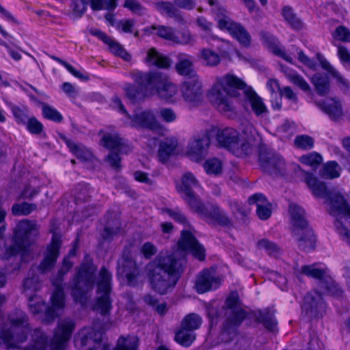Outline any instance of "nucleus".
Segmentation results:
<instances>
[{
    "label": "nucleus",
    "mask_w": 350,
    "mask_h": 350,
    "mask_svg": "<svg viewBox=\"0 0 350 350\" xmlns=\"http://www.w3.org/2000/svg\"><path fill=\"white\" fill-rule=\"evenodd\" d=\"M292 232L296 236L298 248L305 252H311L316 248L317 236L306 218L305 210L296 204L289 205Z\"/></svg>",
    "instance_id": "6"
},
{
    "label": "nucleus",
    "mask_w": 350,
    "mask_h": 350,
    "mask_svg": "<svg viewBox=\"0 0 350 350\" xmlns=\"http://www.w3.org/2000/svg\"><path fill=\"white\" fill-rule=\"evenodd\" d=\"M320 175L326 179H334L340 177V166L337 161H329L325 163L320 171Z\"/></svg>",
    "instance_id": "38"
},
{
    "label": "nucleus",
    "mask_w": 350,
    "mask_h": 350,
    "mask_svg": "<svg viewBox=\"0 0 350 350\" xmlns=\"http://www.w3.org/2000/svg\"><path fill=\"white\" fill-rule=\"evenodd\" d=\"M30 330L26 314L21 310H16L8 321L2 324L0 337L8 349L19 348V345L27 340Z\"/></svg>",
    "instance_id": "8"
},
{
    "label": "nucleus",
    "mask_w": 350,
    "mask_h": 350,
    "mask_svg": "<svg viewBox=\"0 0 350 350\" xmlns=\"http://www.w3.org/2000/svg\"><path fill=\"white\" fill-rule=\"evenodd\" d=\"M258 249H265L269 256H275L280 253L278 245L267 239H262L257 242Z\"/></svg>",
    "instance_id": "53"
},
{
    "label": "nucleus",
    "mask_w": 350,
    "mask_h": 350,
    "mask_svg": "<svg viewBox=\"0 0 350 350\" xmlns=\"http://www.w3.org/2000/svg\"><path fill=\"white\" fill-rule=\"evenodd\" d=\"M112 321H107L102 325L100 329H96L94 327H85L79 334V340L81 350H109L107 344H103L104 332L112 326Z\"/></svg>",
    "instance_id": "10"
},
{
    "label": "nucleus",
    "mask_w": 350,
    "mask_h": 350,
    "mask_svg": "<svg viewBox=\"0 0 350 350\" xmlns=\"http://www.w3.org/2000/svg\"><path fill=\"white\" fill-rule=\"evenodd\" d=\"M327 308V304L321 292L313 290L304 296L302 308L311 319H322Z\"/></svg>",
    "instance_id": "16"
},
{
    "label": "nucleus",
    "mask_w": 350,
    "mask_h": 350,
    "mask_svg": "<svg viewBox=\"0 0 350 350\" xmlns=\"http://www.w3.org/2000/svg\"><path fill=\"white\" fill-rule=\"evenodd\" d=\"M182 198L194 211L206 217L208 223L217 226L219 224V210L216 206L212 207L208 210L200 200L199 197L193 192L182 193Z\"/></svg>",
    "instance_id": "18"
},
{
    "label": "nucleus",
    "mask_w": 350,
    "mask_h": 350,
    "mask_svg": "<svg viewBox=\"0 0 350 350\" xmlns=\"http://www.w3.org/2000/svg\"><path fill=\"white\" fill-rule=\"evenodd\" d=\"M179 36L176 35V39L174 40V43L180 44H191L193 45L195 42V40L193 37L190 33L188 30H183L179 33Z\"/></svg>",
    "instance_id": "60"
},
{
    "label": "nucleus",
    "mask_w": 350,
    "mask_h": 350,
    "mask_svg": "<svg viewBox=\"0 0 350 350\" xmlns=\"http://www.w3.org/2000/svg\"><path fill=\"white\" fill-rule=\"evenodd\" d=\"M108 45L111 53L118 55L125 60H129L131 55L124 50V49L117 42L109 38V40L105 42Z\"/></svg>",
    "instance_id": "52"
},
{
    "label": "nucleus",
    "mask_w": 350,
    "mask_h": 350,
    "mask_svg": "<svg viewBox=\"0 0 350 350\" xmlns=\"http://www.w3.org/2000/svg\"><path fill=\"white\" fill-rule=\"evenodd\" d=\"M178 72L187 79L198 78L196 72L193 69L192 57L186 54H180L178 56V62L176 66Z\"/></svg>",
    "instance_id": "32"
},
{
    "label": "nucleus",
    "mask_w": 350,
    "mask_h": 350,
    "mask_svg": "<svg viewBox=\"0 0 350 350\" xmlns=\"http://www.w3.org/2000/svg\"><path fill=\"white\" fill-rule=\"evenodd\" d=\"M317 93L319 96H325L329 92V79L326 74L315 73L311 78Z\"/></svg>",
    "instance_id": "33"
},
{
    "label": "nucleus",
    "mask_w": 350,
    "mask_h": 350,
    "mask_svg": "<svg viewBox=\"0 0 350 350\" xmlns=\"http://www.w3.org/2000/svg\"><path fill=\"white\" fill-rule=\"evenodd\" d=\"M244 103L250 104L252 110L256 116H261L267 111V108L262 99L258 95L252 87H249L244 92ZM243 107L245 108V103Z\"/></svg>",
    "instance_id": "28"
},
{
    "label": "nucleus",
    "mask_w": 350,
    "mask_h": 350,
    "mask_svg": "<svg viewBox=\"0 0 350 350\" xmlns=\"http://www.w3.org/2000/svg\"><path fill=\"white\" fill-rule=\"evenodd\" d=\"M157 10L162 15L172 18L178 23H184L182 12L176 7L174 3L170 1H157L154 3Z\"/></svg>",
    "instance_id": "29"
},
{
    "label": "nucleus",
    "mask_w": 350,
    "mask_h": 350,
    "mask_svg": "<svg viewBox=\"0 0 350 350\" xmlns=\"http://www.w3.org/2000/svg\"><path fill=\"white\" fill-rule=\"evenodd\" d=\"M175 340L180 345L188 347L196 339V334L191 331L181 328L176 333Z\"/></svg>",
    "instance_id": "43"
},
{
    "label": "nucleus",
    "mask_w": 350,
    "mask_h": 350,
    "mask_svg": "<svg viewBox=\"0 0 350 350\" xmlns=\"http://www.w3.org/2000/svg\"><path fill=\"white\" fill-rule=\"evenodd\" d=\"M29 297L28 305L30 311L34 314H39L42 311H44V321L47 323L53 321L55 317L58 316L57 311L62 310L64 308V306L62 308L54 306L53 301H51L52 307H46V304L36 296H33L29 294ZM51 300H52V297H51Z\"/></svg>",
    "instance_id": "24"
},
{
    "label": "nucleus",
    "mask_w": 350,
    "mask_h": 350,
    "mask_svg": "<svg viewBox=\"0 0 350 350\" xmlns=\"http://www.w3.org/2000/svg\"><path fill=\"white\" fill-rule=\"evenodd\" d=\"M258 157L262 170L270 175H281L285 170L284 159L265 144L259 146Z\"/></svg>",
    "instance_id": "12"
},
{
    "label": "nucleus",
    "mask_w": 350,
    "mask_h": 350,
    "mask_svg": "<svg viewBox=\"0 0 350 350\" xmlns=\"http://www.w3.org/2000/svg\"><path fill=\"white\" fill-rule=\"evenodd\" d=\"M206 316L210 327H217L219 323V301L213 300L206 305Z\"/></svg>",
    "instance_id": "41"
},
{
    "label": "nucleus",
    "mask_w": 350,
    "mask_h": 350,
    "mask_svg": "<svg viewBox=\"0 0 350 350\" xmlns=\"http://www.w3.org/2000/svg\"><path fill=\"white\" fill-rule=\"evenodd\" d=\"M220 30L226 31L241 46L245 48L250 46L252 36L241 23L224 16L220 18Z\"/></svg>",
    "instance_id": "17"
},
{
    "label": "nucleus",
    "mask_w": 350,
    "mask_h": 350,
    "mask_svg": "<svg viewBox=\"0 0 350 350\" xmlns=\"http://www.w3.org/2000/svg\"><path fill=\"white\" fill-rule=\"evenodd\" d=\"M301 273L306 276L320 280L324 284V288L333 296L342 297V289L334 282H329L325 279V271L322 269L313 268L312 265H303Z\"/></svg>",
    "instance_id": "21"
},
{
    "label": "nucleus",
    "mask_w": 350,
    "mask_h": 350,
    "mask_svg": "<svg viewBox=\"0 0 350 350\" xmlns=\"http://www.w3.org/2000/svg\"><path fill=\"white\" fill-rule=\"evenodd\" d=\"M176 148V144L171 140L162 142L159 145V157L161 161L165 162L174 153Z\"/></svg>",
    "instance_id": "44"
},
{
    "label": "nucleus",
    "mask_w": 350,
    "mask_h": 350,
    "mask_svg": "<svg viewBox=\"0 0 350 350\" xmlns=\"http://www.w3.org/2000/svg\"><path fill=\"white\" fill-rule=\"evenodd\" d=\"M271 204H258L256 207V215L262 221L267 220L271 215L272 211L270 207Z\"/></svg>",
    "instance_id": "61"
},
{
    "label": "nucleus",
    "mask_w": 350,
    "mask_h": 350,
    "mask_svg": "<svg viewBox=\"0 0 350 350\" xmlns=\"http://www.w3.org/2000/svg\"><path fill=\"white\" fill-rule=\"evenodd\" d=\"M42 113L45 118L56 122H61L63 120L61 113L57 109L49 105L43 106Z\"/></svg>",
    "instance_id": "57"
},
{
    "label": "nucleus",
    "mask_w": 350,
    "mask_h": 350,
    "mask_svg": "<svg viewBox=\"0 0 350 350\" xmlns=\"http://www.w3.org/2000/svg\"><path fill=\"white\" fill-rule=\"evenodd\" d=\"M250 86L247 83L232 74H226L222 78L220 77V90H222L229 98H238L241 96L239 90L248 89Z\"/></svg>",
    "instance_id": "20"
},
{
    "label": "nucleus",
    "mask_w": 350,
    "mask_h": 350,
    "mask_svg": "<svg viewBox=\"0 0 350 350\" xmlns=\"http://www.w3.org/2000/svg\"><path fill=\"white\" fill-rule=\"evenodd\" d=\"M67 146L70 151L79 159L83 161L90 160L92 153L85 147L77 144L72 142H67Z\"/></svg>",
    "instance_id": "40"
},
{
    "label": "nucleus",
    "mask_w": 350,
    "mask_h": 350,
    "mask_svg": "<svg viewBox=\"0 0 350 350\" xmlns=\"http://www.w3.org/2000/svg\"><path fill=\"white\" fill-rule=\"evenodd\" d=\"M220 148H224L237 157L243 158L252 152V145L247 139L232 128H220Z\"/></svg>",
    "instance_id": "9"
},
{
    "label": "nucleus",
    "mask_w": 350,
    "mask_h": 350,
    "mask_svg": "<svg viewBox=\"0 0 350 350\" xmlns=\"http://www.w3.org/2000/svg\"><path fill=\"white\" fill-rule=\"evenodd\" d=\"M133 79L137 86L128 85L124 89L131 103L139 102L154 93L166 102L176 101L177 87L170 81L166 74L161 72H135L133 74Z\"/></svg>",
    "instance_id": "3"
},
{
    "label": "nucleus",
    "mask_w": 350,
    "mask_h": 350,
    "mask_svg": "<svg viewBox=\"0 0 350 350\" xmlns=\"http://www.w3.org/2000/svg\"><path fill=\"white\" fill-rule=\"evenodd\" d=\"M102 142L104 146L111 150L106 161L111 168L119 172L121 170V159L115 150L120 153L128 154L131 150L130 146L124 139L116 133L105 134L102 137Z\"/></svg>",
    "instance_id": "11"
},
{
    "label": "nucleus",
    "mask_w": 350,
    "mask_h": 350,
    "mask_svg": "<svg viewBox=\"0 0 350 350\" xmlns=\"http://www.w3.org/2000/svg\"><path fill=\"white\" fill-rule=\"evenodd\" d=\"M201 56L207 66H215L219 63V55L212 49H202L201 51Z\"/></svg>",
    "instance_id": "55"
},
{
    "label": "nucleus",
    "mask_w": 350,
    "mask_h": 350,
    "mask_svg": "<svg viewBox=\"0 0 350 350\" xmlns=\"http://www.w3.org/2000/svg\"><path fill=\"white\" fill-rule=\"evenodd\" d=\"M294 144L296 148L303 150H308L312 149L314 145V139L307 135H297Z\"/></svg>",
    "instance_id": "49"
},
{
    "label": "nucleus",
    "mask_w": 350,
    "mask_h": 350,
    "mask_svg": "<svg viewBox=\"0 0 350 350\" xmlns=\"http://www.w3.org/2000/svg\"><path fill=\"white\" fill-rule=\"evenodd\" d=\"M117 1L118 0H90V6L93 10L113 11L118 6Z\"/></svg>",
    "instance_id": "48"
},
{
    "label": "nucleus",
    "mask_w": 350,
    "mask_h": 350,
    "mask_svg": "<svg viewBox=\"0 0 350 350\" xmlns=\"http://www.w3.org/2000/svg\"><path fill=\"white\" fill-rule=\"evenodd\" d=\"M6 105L11 110L15 121L18 124H25L29 116V109L27 107H20L10 101H5Z\"/></svg>",
    "instance_id": "37"
},
{
    "label": "nucleus",
    "mask_w": 350,
    "mask_h": 350,
    "mask_svg": "<svg viewBox=\"0 0 350 350\" xmlns=\"http://www.w3.org/2000/svg\"><path fill=\"white\" fill-rule=\"evenodd\" d=\"M61 246L62 241L60 237L57 234H54L50 245L46 247L44 258L40 265L38 267H31L28 272V277L23 282L24 288L27 295H29L27 293L29 290L36 292L40 289L42 284L36 273L39 271L41 273H46L55 267L60 254L59 250Z\"/></svg>",
    "instance_id": "7"
},
{
    "label": "nucleus",
    "mask_w": 350,
    "mask_h": 350,
    "mask_svg": "<svg viewBox=\"0 0 350 350\" xmlns=\"http://www.w3.org/2000/svg\"><path fill=\"white\" fill-rule=\"evenodd\" d=\"M137 347L138 340L137 338H126L121 336L113 350H137Z\"/></svg>",
    "instance_id": "50"
},
{
    "label": "nucleus",
    "mask_w": 350,
    "mask_h": 350,
    "mask_svg": "<svg viewBox=\"0 0 350 350\" xmlns=\"http://www.w3.org/2000/svg\"><path fill=\"white\" fill-rule=\"evenodd\" d=\"M206 98L216 108L219 107V81L217 79L207 91Z\"/></svg>",
    "instance_id": "58"
},
{
    "label": "nucleus",
    "mask_w": 350,
    "mask_h": 350,
    "mask_svg": "<svg viewBox=\"0 0 350 350\" xmlns=\"http://www.w3.org/2000/svg\"><path fill=\"white\" fill-rule=\"evenodd\" d=\"M225 308L229 310L242 307V301L237 291H231L225 299Z\"/></svg>",
    "instance_id": "51"
},
{
    "label": "nucleus",
    "mask_w": 350,
    "mask_h": 350,
    "mask_svg": "<svg viewBox=\"0 0 350 350\" xmlns=\"http://www.w3.org/2000/svg\"><path fill=\"white\" fill-rule=\"evenodd\" d=\"M335 36L342 42H350V31L344 25H339L334 31Z\"/></svg>",
    "instance_id": "63"
},
{
    "label": "nucleus",
    "mask_w": 350,
    "mask_h": 350,
    "mask_svg": "<svg viewBox=\"0 0 350 350\" xmlns=\"http://www.w3.org/2000/svg\"><path fill=\"white\" fill-rule=\"evenodd\" d=\"M164 212L166 213L170 217H171L176 221L179 222L180 224H187V218L186 217L181 213V211L178 208L176 209H170L166 208L164 210Z\"/></svg>",
    "instance_id": "64"
},
{
    "label": "nucleus",
    "mask_w": 350,
    "mask_h": 350,
    "mask_svg": "<svg viewBox=\"0 0 350 350\" xmlns=\"http://www.w3.org/2000/svg\"><path fill=\"white\" fill-rule=\"evenodd\" d=\"M330 208L329 213L330 215H342L345 207L348 203L345 197L340 192H333L326 198Z\"/></svg>",
    "instance_id": "31"
},
{
    "label": "nucleus",
    "mask_w": 350,
    "mask_h": 350,
    "mask_svg": "<svg viewBox=\"0 0 350 350\" xmlns=\"http://www.w3.org/2000/svg\"><path fill=\"white\" fill-rule=\"evenodd\" d=\"M281 14L291 29L299 31L303 28V21L297 17L291 6H283L281 10Z\"/></svg>",
    "instance_id": "34"
},
{
    "label": "nucleus",
    "mask_w": 350,
    "mask_h": 350,
    "mask_svg": "<svg viewBox=\"0 0 350 350\" xmlns=\"http://www.w3.org/2000/svg\"><path fill=\"white\" fill-rule=\"evenodd\" d=\"M150 29L153 31H156V34L165 40L174 42L176 39V33L174 29L171 27H167L165 25H152Z\"/></svg>",
    "instance_id": "46"
},
{
    "label": "nucleus",
    "mask_w": 350,
    "mask_h": 350,
    "mask_svg": "<svg viewBox=\"0 0 350 350\" xmlns=\"http://www.w3.org/2000/svg\"><path fill=\"white\" fill-rule=\"evenodd\" d=\"M299 161L303 164L316 169L322 163L323 157L319 153L317 152H312L306 154H303L300 157Z\"/></svg>",
    "instance_id": "47"
},
{
    "label": "nucleus",
    "mask_w": 350,
    "mask_h": 350,
    "mask_svg": "<svg viewBox=\"0 0 350 350\" xmlns=\"http://www.w3.org/2000/svg\"><path fill=\"white\" fill-rule=\"evenodd\" d=\"M178 247L170 254L160 253L146 265L151 288L160 295L167 294L176 285L186 267L187 251L200 261L205 259L204 247L188 230L182 231Z\"/></svg>",
    "instance_id": "1"
},
{
    "label": "nucleus",
    "mask_w": 350,
    "mask_h": 350,
    "mask_svg": "<svg viewBox=\"0 0 350 350\" xmlns=\"http://www.w3.org/2000/svg\"><path fill=\"white\" fill-rule=\"evenodd\" d=\"M218 278L215 268L204 269L197 275L195 288L199 294L213 290V286L217 283Z\"/></svg>",
    "instance_id": "23"
},
{
    "label": "nucleus",
    "mask_w": 350,
    "mask_h": 350,
    "mask_svg": "<svg viewBox=\"0 0 350 350\" xmlns=\"http://www.w3.org/2000/svg\"><path fill=\"white\" fill-rule=\"evenodd\" d=\"M200 188V183L195 176L191 172H187L183 176L182 184L178 191L182 194L193 192L194 189Z\"/></svg>",
    "instance_id": "36"
},
{
    "label": "nucleus",
    "mask_w": 350,
    "mask_h": 350,
    "mask_svg": "<svg viewBox=\"0 0 350 350\" xmlns=\"http://www.w3.org/2000/svg\"><path fill=\"white\" fill-rule=\"evenodd\" d=\"M251 317L258 324H262L269 332L278 330V320L269 307L262 310L247 311L243 307L230 310V313L220 329V342L228 343L239 335V328Z\"/></svg>",
    "instance_id": "4"
},
{
    "label": "nucleus",
    "mask_w": 350,
    "mask_h": 350,
    "mask_svg": "<svg viewBox=\"0 0 350 350\" xmlns=\"http://www.w3.org/2000/svg\"><path fill=\"white\" fill-rule=\"evenodd\" d=\"M202 323V319L200 315L196 313H191L183 319L181 328L193 332L200 328Z\"/></svg>",
    "instance_id": "39"
},
{
    "label": "nucleus",
    "mask_w": 350,
    "mask_h": 350,
    "mask_svg": "<svg viewBox=\"0 0 350 350\" xmlns=\"http://www.w3.org/2000/svg\"><path fill=\"white\" fill-rule=\"evenodd\" d=\"M75 328V323L73 320H59L50 345L46 334L42 329L36 328L31 334L30 343L21 350H47L48 348L49 350H64Z\"/></svg>",
    "instance_id": "5"
},
{
    "label": "nucleus",
    "mask_w": 350,
    "mask_h": 350,
    "mask_svg": "<svg viewBox=\"0 0 350 350\" xmlns=\"http://www.w3.org/2000/svg\"><path fill=\"white\" fill-rule=\"evenodd\" d=\"M180 91L184 100L188 103L196 104L202 100V85L198 78L187 79L183 83Z\"/></svg>",
    "instance_id": "22"
},
{
    "label": "nucleus",
    "mask_w": 350,
    "mask_h": 350,
    "mask_svg": "<svg viewBox=\"0 0 350 350\" xmlns=\"http://www.w3.org/2000/svg\"><path fill=\"white\" fill-rule=\"evenodd\" d=\"M118 271L125 275L129 286L135 287L141 285L144 280V275L136 262L133 260L129 252H124L118 262Z\"/></svg>",
    "instance_id": "13"
},
{
    "label": "nucleus",
    "mask_w": 350,
    "mask_h": 350,
    "mask_svg": "<svg viewBox=\"0 0 350 350\" xmlns=\"http://www.w3.org/2000/svg\"><path fill=\"white\" fill-rule=\"evenodd\" d=\"M305 182L309 189L312 191L313 196L319 198H324L326 200L329 194H332L330 190L327 186L326 183L320 181L316 176L311 172H306L305 177Z\"/></svg>",
    "instance_id": "26"
},
{
    "label": "nucleus",
    "mask_w": 350,
    "mask_h": 350,
    "mask_svg": "<svg viewBox=\"0 0 350 350\" xmlns=\"http://www.w3.org/2000/svg\"><path fill=\"white\" fill-rule=\"evenodd\" d=\"M260 40L262 44L274 55L281 57L287 62L292 63V58L284 51L278 46V40L269 31H262L260 33Z\"/></svg>",
    "instance_id": "27"
},
{
    "label": "nucleus",
    "mask_w": 350,
    "mask_h": 350,
    "mask_svg": "<svg viewBox=\"0 0 350 350\" xmlns=\"http://www.w3.org/2000/svg\"><path fill=\"white\" fill-rule=\"evenodd\" d=\"M38 234L36 222L27 219L19 221L14 230V243L18 250H22L29 246L34 237Z\"/></svg>",
    "instance_id": "15"
},
{
    "label": "nucleus",
    "mask_w": 350,
    "mask_h": 350,
    "mask_svg": "<svg viewBox=\"0 0 350 350\" xmlns=\"http://www.w3.org/2000/svg\"><path fill=\"white\" fill-rule=\"evenodd\" d=\"M92 191L90 185L87 183H79L74 189V196L76 201L85 202L90 197Z\"/></svg>",
    "instance_id": "45"
},
{
    "label": "nucleus",
    "mask_w": 350,
    "mask_h": 350,
    "mask_svg": "<svg viewBox=\"0 0 350 350\" xmlns=\"http://www.w3.org/2000/svg\"><path fill=\"white\" fill-rule=\"evenodd\" d=\"M87 5L88 3L85 0H72L70 9L72 15L76 18L81 17L86 11Z\"/></svg>",
    "instance_id": "56"
},
{
    "label": "nucleus",
    "mask_w": 350,
    "mask_h": 350,
    "mask_svg": "<svg viewBox=\"0 0 350 350\" xmlns=\"http://www.w3.org/2000/svg\"><path fill=\"white\" fill-rule=\"evenodd\" d=\"M212 138L219 142V128L213 127L205 134L193 137L188 144V154L196 161L202 160L206 155Z\"/></svg>",
    "instance_id": "14"
},
{
    "label": "nucleus",
    "mask_w": 350,
    "mask_h": 350,
    "mask_svg": "<svg viewBox=\"0 0 350 350\" xmlns=\"http://www.w3.org/2000/svg\"><path fill=\"white\" fill-rule=\"evenodd\" d=\"M146 62L150 66L161 68H167L170 66V60L161 55L155 49H150L147 53Z\"/></svg>",
    "instance_id": "35"
},
{
    "label": "nucleus",
    "mask_w": 350,
    "mask_h": 350,
    "mask_svg": "<svg viewBox=\"0 0 350 350\" xmlns=\"http://www.w3.org/2000/svg\"><path fill=\"white\" fill-rule=\"evenodd\" d=\"M228 204L233 214H239L245 224L249 223L250 219L248 215L250 214V211L245 204L239 202L236 200H228Z\"/></svg>",
    "instance_id": "42"
},
{
    "label": "nucleus",
    "mask_w": 350,
    "mask_h": 350,
    "mask_svg": "<svg viewBox=\"0 0 350 350\" xmlns=\"http://www.w3.org/2000/svg\"><path fill=\"white\" fill-rule=\"evenodd\" d=\"M204 168L208 174L217 176L219 174V160L217 158L206 160Z\"/></svg>",
    "instance_id": "62"
},
{
    "label": "nucleus",
    "mask_w": 350,
    "mask_h": 350,
    "mask_svg": "<svg viewBox=\"0 0 350 350\" xmlns=\"http://www.w3.org/2000/svg\"><path fill=\"white\" fill-rule=\"evenodd\" d=\"M129 118L131 120L132 126L136 128H145L149 130H157L160 128L155 115L150 110L136 113Z\"/></svg>",
    "instance_id": "25"
},
{
    "label": "nucleus",
    "mask_w": 350,
    "mask_h": 350,
    "mask_svg": "<svg viewBox=\"0 0 350 350\" xmlns=\"http://www.w3.org/2000/svg\"><path fill=\"white\" fill-rule=\"evenodd\" d=\"M27 130L33 135H39L43 131V125L35 117L29 118L26 124Z\"/></svg>",
    "instance_id": "59"
},
{
    "label": "nucleus",
    "mask_w": 350,
    "mask_h": 350,
    "mask_svg": "<svg viewBox=\"0 0 350 350\" xmlns=\"http://www.w3.org/2000/svg\"><path fill=\"white\" fill-rule=\"evenodd\" d=\"M36 207L35 204H29L27 202L15 204L12 206V212L14 215H27L36 210Z\"/></svg>",
    "instance_id": "54"
},
{
    "label": "nucleus",
    "mask_w": 350,
    "mask_h": 350,
    "mask_svg": "<svg viewBox=\"0 0 350 350\" xmlns=\"http://www.w3.org/2000/svg\"><path fill=\"white\" fill-rule=\"evenodd\" d=\"M72 266L73 263L70 260L69 256L64 257L62 266L58 271L57 277L52 280V284L55 287V291L52 295L54 306L62 308L65 306V295L62 286L63 278Z\"/></svg>",
    "instance_id": "19"
},
{
    "label": "nucleus",
    "mask_w": 350,
    "mask_h": 350,
    "mask_svg": "<svg viewBox=\"0 0 350 350\" xmlns=\"http://www.w3.org/2000/svg\"><path fill=\"white\" fill-rule=\"evenodd\" d=\"M319 107L333 122L339 121L343 116L342 106L339 100L334 99L332 103L323 101Z\"/></svg>",
    "instance_id": "30"
},
{
    "label": "nucleus",
    "mask_w": 350,
    "mask_h": 350,
    "mask_svg": "<svg viewBox=\"0 0 350 350\" xmlns=\"http://www.w3.org/2000/svg\"><path fill=\"white\" fill-rule=\"evenodd\" d=\"M96 267L92 262L82 263L73 278V286L71 295L76 302L85 305L88 300L89 292L97 285V298L94 310L103 316H108L112 309V300L110 297L112 274L103 267L98 276L95 277Z\"/></svg>",
    "instance_id": "2"
}]
</instances>
